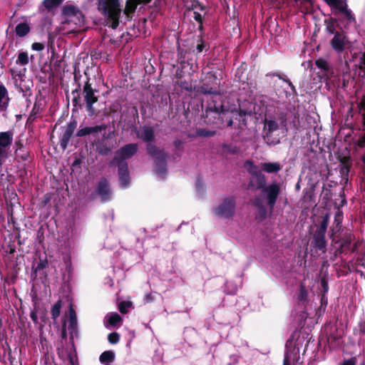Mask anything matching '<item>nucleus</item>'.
I'll return each mask as SVG.
<instances>
[{"label":"nucleus","instance_id":"46","mask_svg":"<svg viewBox=\"0 0 365 365\" xmlns=\"http://www.w3.org/2000/svg\"><path fill=\"white\" fill-rule=\"evenodd\" d=\"M62 337L63 338H66V322H64L63 324Z\"/></svg>","mask_w":365,"mask_h":365},{"label":"nucleus","instance_id":"37","mask_svg":"<svg viewBox=\"0 0 365 365\" xmlns=\"http://www.w3.org/2000/svg\"><path fill=\"white\" fill-rule=\"evenodd\" d=\"M204 186L200 182H197L196 183V190L200 195H202L204 193Z\"/></svg>","mask_w":365,"mask_h":365},{"label":"nucleus","instance_id":"23","mask_svg":"<svg viewBox=\"0 0 365 365\" xmlns=\"http://www.w3.org/2000/svg\"><path fill=\"white\" fill-rule=\"evenodd\" d=\"M61 302L58 301L52 307L51 314L52 318L56 320L61 314Z\"/></svg>","mask_w":365,"mask_h":365},{"label":"nucleus","instance_id":"43","mask_svg":"<svg viewBox=\"0 0 365 365\" xmlns=\"http://www.w3.org/2000/svg\"><path fill=\"white\" fill-rule=\"evenodd\" d=\"M341 218H342V216L339 212L336 215L335 222H336V226H338L340 224Z\"/></svg>","mask_w":365,"mask_h":365},{"label":"nucleus","instance_id":"31","mask_svg":"<svg viewBox=\"0 0 365 365\" xmlns=\"http://www.w3.org/2000/svg\"><path fill=\"white\" fill-rule=\"evenodd\" d=\"M108 341L111 344H116L119 341V335L116 332L111 333L108 335Z\"/></svg>","mask_w":365,"mask_h":365},{"label":"nucleus","instance_id":"45","mask_svg":"<svg viewBox=\"0 0 365 365\" xmlns=\"http://www.w3.org/2000/svg\"><path fill=\"white\" fill-rule=\"evenodd\" d=\"M31 318L34 322H36L38 320L37 314L36 312H33L31 313Z\"/></svg>","mask_w":365,"mask_h":365},{"label":"nucleus","instance_id":"20","mask_svg":"<svg viewBox=\"0 0 365 365\" xmlns=\"http://www.w3.org/2000/svg\"><path fill=\"white\" fill-rule=\"evenodd\" d=\"M262 168L267 173H274L278 171L280 166L277 163H267L263 164Z\"/></svg>","mask_w":365,"mask_h":365},{"label":"nucleus","instance_id":"48","mask_svg":"<svg viewBox=\"0 0 365 365\" xmlns=\"http://www.w3.org/2000/svg\"><path fill=\"white\" fill-rule=\"evenodd\" d=\"M197 49L199 52L202 51L203 50V45L202 44H198L197 46Z\"/></svg>","mask_w":365,"mask_h":365},{"label":"nucleus","instance_id":"8","mask_svg":"<svg viewBox=\"0 0 365 365\" xmlns=\"http://www.w3.org/2000/svg\"><path fill=\"white\" fill-rule=\"evenodd\" d=\"M347 43L346 37L343 33H336L333 38L330 41V44L332 48L338 52L341 53L344 49V47Z\"/></svg>","mask_w":365,"mask_h":365},{"label":"nucleus","instance_id":"22","mask_svg":"<svg viewBox=\"0 0 365 365\" xmlns=\"http://www.w3.org/2000/svg\"><path fill=\"white\" fill-rule=\"evenodd\" d=\"M328 224H329V217H328V216H325L321 222L320 227L319 228V230L317 231L316 233L325 235V233L327 232V229L328 227Z\"/></svg>","mask_w":365,"mask_h":365},{"label":"nucleus","instance_id":"15","mask_svg":"<svg viewBox=\"0 0 365 365\" xmlns=\"http://www.w3.org/2000/svg\"><path fill=\"white\" fill-rule=\"evenodd\" d=\"M153 172L158 177L164 178L168 172L166 161H154Z\"/></svg>","mask_w":365,"mask_h":365},{"label":"nucleus","instance_id":"24","mask_svg":"<svg viewBox=\"0 0 365 365\" xmlns=\"http://www.w3.org/2000/svg\"><path fill=\"white\" fill-rule=\"evenodd\" d=\"M335 22L336 21L332 19L329 18L328 19H326L325 24H326V30L328 33L332 34L335 31Z\"/></svg>","mask_w":365,"mask_h":365},{"label":"nucleus","instance_id":"51","mask_svg":"<svg viewBox=\"0 0 365 365\" xmlns=\"http://www.w3.org/2000/svg\"><path fill=\"white\" fill-rule=\"evenodd\" d=\"M78 161H74V163L73 165H76Z\"/></svg>","mask_w":365,"mask_h":365},{"label":"nucleus","instance_id":"29","mask_svg":"<svg viewBox=\"0 0 365 365\" xmlns=\"http://www.w3.org/2000/svg\"><path fill=\"white\" fill-rule=\"evenodd\" d=\"M63 0H44L43 4L45 7L51 9L54 6L59 4Z\"/></svg>","mask_w":365,"mask_h":365},{"label":"nucleus","instance_id":"17","mask_svg":"<svg viewBox=\"0 0 365 365\" xmlns=\"http://www.w3.org/2000/svg\"><path fill=\"white\" fill-rule=\"evenodd\" d=\"M9 101L7 89L2 83H0V110H4L7 108Z\"/></svg>","mask_w":365,"mask_h":365},{"label":"nucleus","instance_id":"11","mask_svg":"<svg viewBox=\"0 0 365 365\" xmlns=\"http://www.w3.org/2000/svg\"><path fill=\"white\" fill-rule=\"evenodd\" d=\"M97 193L103 201L110 199L112 193L106 180L103 179L99 182Z\"/></svg>","mask_w":365,"mask_h":365},{"label":"nucleus","instance_id":"13","mask_svg":"<svg viewBox=\"0 0 365 365\" xmlns=\"http://www.w3.org/2000/svg\"><path fill=\"white\" fill-rule=\"evenodd\" d=\"M137 136L145 142H150L154 137L153 129L147 126L142 127L137 130Z\"/></svg>","mask_w":365,"mask_h":365},{"label":"nucleus","instance_id":"27","mask_svg":"<svg viewBox=\"0 0 365 365\" xmlns=\"http://www.w3.org/2000/svg\"><path fill=\"white\" fill-rule=\"evenodd\" d=\"M131 307V302H122L119 304V310L122 314H126L128 309Z\"/></svg>","mask_w":365,"mask_h":365},{"label":"nucleus","instance_id":"34","mask_svg":"<svg viewBox=\"0 0 365 365\" xmlns=\"http://www.w3.org/2000/svg\"><path fill=\"white\" fill-rule=\"evenodd\" d=\"M31 47L33 50L37 51H41L44 48L43 44L38 42L34 43Z\"/></svg>","mask_w":365,"mask_h":365},{"label":"nucleus","instance_id":"38","mask_svg":"<svg viewBox=\"0 0 365 365\" xmlns=\"http://www.w3.org/2000/svg\"><path fill=\"white\" fill-rule=\"evenodd\" d=\"M341 365H356V359L351 358L344 361Z\"/></svg>","mask_w":365,"mask_h":365},{"label":"nucleus","instance_id":"14","mask_svg":"<svg viewBox=\"0 0 365 365\" xmlns=\"http://www.w3.org/2000/svg\"><path fill=\"white\" fill-rule=\"evenodd\" d=\"M68 329L70 331L71 338H73L74 334H76L77 318L76 312L73 309L72 306H70L69 308V325Z\"/></svg>","mask_w":365,"mask_h":365},{"label":"nucleus","instance_id":"33","mask_svg":"<svg viewBox=\"0 0 365 365\" xmlns=\"http://www.w3.org/2000/svg\"><path fill=\"white\" fill-rule=\"evenodd\" d=\"M197 134L199 136L208 137V136H212L214 134V133L211 132V131H207L205 130H197Z\"/></svg>","mask_w":365,"mask_h":365},{"label":"nucleus","instance_id":"44","mask_svg":"<svg viewBox=\"0 0 365 365\" xmlns=\"http://www.w3.org/2000/svg\"><path fill=\"white\" fill-rule=\"evenodd\" d=\"M283 365H290V356L289 354L285 355Z\"/></svg>","mask_w":365,"mask_h":365},{"label":"nucleus","instance_id":"7","mask_svg":"<svg viewBox=\"0 0 365 365\" xmlns=\"http://www.w3.org/2000/svg\"><path fill=\"white\" fill-rule=\"evenodd\" d=\"M138 149V145L135 143L125 145L117 152L118 160H126L133 157L137 153Z\"/></svg>","mask_w":365,"mask_h":365},{"label":"nucleus","instance_id":"42","mask_svg":"<svg viewBox=\"0 0 365 365\" xmlns=\"http://www.w3.org/2000/svg\"><path fill=\"white\" fill-rule=\"evenodd\" d=\"M149 151H150V153L153 156L157 155L158 153H160V150H158L155 149V148H153V147H150V148H149Z\"/></svg>","mask_w":365,"mask_h":365},{"label":"nucleus","instance_id":"6","mask_svg":"<svg viewBox=\"0 0 365 365\" xmlns=\"http://www.w3.org/2000/svg\"><path fill=\"white\" fill-rule=\"evenodd\" d=\"M263 192L265 195L269 210L272 212L279 194V186L277 183H272L268 187H264Z\"/></svg>","mask_w":365,"mask_h":365},{"label":"nucleus","instance_id":"5","mask_svg":"<svg viewBox=\"0 0 365 365\" xmlns=\"http://www.w3.org/2000/svg\"><path fill=\"white\" fill-rule=\"evenodd\" d=\"M113 165L118 169L120 185L122 187H127L130 183L128 168L126 161H113Z\"/></svg>","mask_w":365,"mask_h":365},{"label":"nucleus","instance_id":"3","mask_svg":"<svg viewBox=\"0 0 365 365\" xmlns=\"http://www.w3.org/2000/svg\"><path fill=\"white\" fill-rule=\"evenodd\" d=\"M236 201L232 196L223 198L212 210L215 215L229 219L235 214Z\"/></svg>","mask_w":365,"mask_h":365},{"label":"nucleus","instance_id":"35","mask_svg":"<svg viewBox=\"0 0 365 365\" xmlns=\"http://www.w3.org/2000/svg\"><path fill=\"white\" fill-rule=\"evenodd\" d=\"M321 286H322V292L324 294L325 293H327L328 292L329 287H328V284H327V281L324 278L321 279Z\"/></svg>","mask_w":365,"mask_h":365},{"label":"nucleus","instance_id":"1","mask_svg":"<svg viewBox=\"0 0 365 365\" xmlns=\"http://www.w3.org/2000/svg\"><path fill=\"white\" fill-rule=\"evenodd\" d=\"M296 2L300 1L301 3L311 2L312 0H294ZM330 7L334 14H340L349 23L354 22L355 18L351 13V11L348 9L346 0H324Z\"/></svg>","mask_w":365,"mask_h":365},{"label":"nucleus","instance_id":"52","mask_svg":"<svg viewBox=\"0 0 365 365\" xmlns=\"http://www.w3.org/2000/svg\"><path fill=\"white\" fill-rule=\"evenodd\" d=\"M22 158H23L24 160H26V159L28 158V156H24V157H22Z\"/></svg>","mask_w":365,"mask_h":365},{"label":"nucleus","instance_id":"9","mask_svg":"<svg viewBox=\"0 0 365 365\" xmlns=\"http://www.w3.org/2000/svg\"><path fill=\"white\" fill-rule=\"evenodd\" d=\"M83 93L88 110L90 111L91 114H93L94 113L93 105L98 101V98L96 96H95L94 91L89 84H86L85 86Z\"/></svg>","mask_w":365,"mask_h":365},{"label":"nucleus","instance_id":"28","mask_svg":"<svg viewBox=\"0 0 365 365\" xmlns=\"http://www.w3.org/2000/svg\"><path fill=\"white\" fill-rule=\"evenodd\" d=\"M316 65L318 68L323 69L324 71H327L329 68V66H328L327 61H325L324 59H322V58H319V59L317 60Z\"/></svg>","mask_w":365,"mask_h":365},{"label":"nucleus","instance_id":"49","mask_svg":"<svg viewBox=\"0 0 365 365\" xmlns=\"http://www.w3.org/2000/svg\"><path fill=\"white\" fill-rule=\"evenodd\" d=\"M322 304H324L325 305H327V299H325V297H324V294H323L322 297Z\"/></svg>","mask_w":365,"mask_h":365},{"label":"nucleus","instance_id":"50","mask_svg":"<svg viewBox=\"0 0 365 365\" xmlns=\"http://www.w3.org/2000/svg\"><path fill=\"white\" fill-rule=\"evenodd\" d=\"M69 137H70V133H69L68 132H66V133L64 134V138H66V139H68Z\"/></svg>","mask_w":365,"mask_h":365},{"label":"nucleus","instance_id":"2","mask_svg":"<svg viewBox=\"0 0 365 365\" xmlns=\"http://www.w3.org/2000/svg\"><path fill=\"white\" fill-rule=\"evenodd\" d=\"M98 9L103 14L113 21V27L115 28L118 23L120 12L119 0H97Z\"/></svg>","mask_w":365,"mask_h":365},{"label":"nucleus","instance_id":"10","mask_svg":"<svg viewBox=\"0 0 365 365\" xmlns=\"http://www.w3.org/2000/svg\"><path fill=\"white\" fill-rule=\"evenodd\" d=\"M12 134L10 132L0 133V159L5 157L7 147L11 143Z\"/></svg>","mask_w":365,"mask_h":365},{"label":"nucleus","instance_id":"4","mask_svg":"<svg viewBox=\"0 0 365 365\" xmlns=\"http://www.w3.org/2000/svg\"><path fill=\"white\" fill-rule=\"evenodd\" d=\"M245 167L249 170L251 175L248 188L252 190L264 188L265 178L261 171L254 165L253 161H246Z\"/></svg>","mask_w":365,"mask_h":365},{"label":"nucleus","instance_id":"18","mask_svg":"<svg viewBox=\"0 0 365 365\" xmlns=\"http://www.w3.org/2000/svg\"><path fill=\"white\" fill-rule=\"evenodd\" d=\"M29 31V26L25 23L19 24L16 27V33L19 36H24Z\"/></svg>","mask_w":365,"mask_h":365},{"label":"nucleus","instance_id":"36","mask_svg":"<svg viewBox=\"0 0 365 365\" xmlns=\"http://www.w3.org/2000/svg\"><path fill=\"white\" fill-rule=\"evenodd\" d=\"M307 295V291L303 287H301L299 298L300 300H304Z\"/></svg>","mask_w":365,"mask_h":365},{"label":"nucleus","instance_id":"39","mask_svg":"<svg viewBox=\"0 0 365 365\" xmlns=\"http://www.w3.org/2000/svg\"><path fill=\"white\" fill-rule=\"evenodd\" d=\"M153 301V297L151 293H148L145 295L144 297V302L145 303H150Z\"/></svg>","mask_w":365,"mask_h":365},{"label":"nucleus","instance_id":"47","mask_svg":"<svg viewBox=\"0 0 365 365\" xmlns=\"http://www.w3.org/2000/svg\"><path fill=\"white\" fill-rule=\"evenodd\" d=\"M197 2H192L191 7L187 6V8L192 9V10L197 9Z\"/></svg>","mask_w":365,"mask_h":365},{"label":"nucleus","instance_id":"16","mask_svg":"<svg viewBox=\"0 0 365 365\" xmlns=\"http://www.w3.org/2000/svg\"><path fill=\"white\" fill-rule=\"evenodd\" d=\"M150 1V0H128L126 3L124 12L126 15H129L135 10L138 4H145Z\"/></svg>","mask_w":365,"mask_h":365},{"label":"nucleus","instance_id":"40","mask_svg":"<svg viewBox=\"0 0 365 365\" xmlns=\"http://www.w3.org/2000/svg\"><path fill=\"white\" fill-rule=\"evenodd\" d=\"M192 16L193 18L198 22H201L202 21V16L200 14H199L197 11H192Z\"/></svg>","mask_w":365,"mask_h":365},{"label":"nucleus","instance_id":"26","mask_svg":"<svg viewBox=\"0 0 365 365\" xmlns=\"http://www.w3.org/2000/svg\"><path fill=\"white\" fill-rule=\"evenodd\" d=\"M17 63L21 65H26L29 63L28 54L25 52H21L19 54Z\"/></svg>","mask_w":365,"mask_h":365},{"label":"nucleus","instance_id":"21","mask_svg":"<svg viewBox=\"0 0 365 365\" xmlns=\"http://www.w3.org/2000/svg\"><path fill=\"white\" fill-rule=\"evenodd\" d=\"M102 128H105V127H102V126L91 127V128L87 127V128H81L78 131L77 135H78V136H84V135L90 134L93 132L97 131L98 130H101Z\"/></svg>","mask_w":365,"mask_h":365},{"label":"nucleus","instance_id":"41","mask_svg":"<svg viewBox=\"0 0 365 365\" xmlns=\"http://www.w3.org/2000/svg\"><path fill=\"white\" fill-rule=\"evenodd\" d=\"M46 264L47 262L46 261H41L38 265H37V267H36V269L37 270H40L41 269H43L44 267H46Z\"/></svg>","mask_w":365,"mask_h":365},{"label":"nucleus","instance_id":"19","mask_svg":"<svg viewBox=\"0 0 365 365\" xmlns=\"http://www.w3.org/2000/svg\"><path fill=\"white\" fill-rule=\"evenodd\" d=\"M106 318L112 326H116L122 321V317L118 313H110L106 316Z\"/></svg>","mask_w":365,"mask_h":365},{"label":"nucleus","instance_id":"12","mask_svg":"<svg viewBox=\"0 0 365 365\" xmlns=\"http://www.w3.org/2000/svg\"><path fill=\"white\" fill-rule=\"evenodd\" d=\"M312 245L317 252L319 251L320 253H324L326 252L325 235L315 233Z\"/></svg>","mask_w":365,"mask_h":365},{"label":"nucleus","instance_id":"25","mask_svg":"<svg viewBox=\"0 0 365 365\" xmlns=\"http://www.w3.org/2000/svg\"><path fill=\"white\" fill-rule=\"evenodd\" d=\"M114 359V354L112 351H104L100 356L101 362L111 361Z\"/></svg>","mask_w":365,"mask_h":365},{"label":"nucleus","instance_id":"30","mask_svg":"<svg viewBox=\"0 0 365 365\" xmlns=\"http://www.w3.org/2000/svg\"><path fill=\"white\" fill-rule=\"evenodd\" d=\"M255 204L259 208L261 216L262 217H264L266 216V211L263 208L261 200L259 198L256 199L255 201Z\"/></svg>","mask_w":365,"mask_h":365},{"label":"nucleus","instance_id":"32","mask_svg":"<svg viewBox=\"0 0 365 365\" xmlns=\"http://www.w3.org/2000/svg\"><path fill=\"white\" fill-rule=\"evenodd\" d=\"M265 127L269 130H274L277 129V123L275 122V121H273V120H269V121H267L266 123H265Z\"/></svg>","mask_w":365,"mask_h":365}]
</instances>
